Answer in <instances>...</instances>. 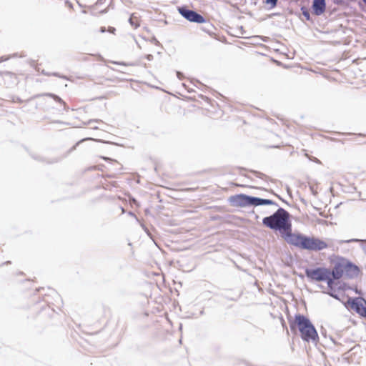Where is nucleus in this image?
<instances>
[{"label": "nucleus", "instance_id": "obj_1", "mask_svg": "<svg viewBox=\"0 0 366 366\" xmlns=\"http://www.w3.org/2000/svg\"><path fill=\"white\" fill-rule=\"evenodd\" d=\"M262 224L271 229L279 231L287 243L295 234L292 232L290 214L282 207L278 208L272 214L264 217Z\"/></svg>", "mask_w": 366, "mask_h": 366}, {"label": "nucleus", "instance_id": "obj_2", "mask_svg": "<svg viewBox=\"0 0 366 366\" xmlns=\"http://www.w3.org/2000/svg\"><path fill=\"white\" fill-rule=\"evenodd\" d=\"M290 327L292 331L296 328L300 332L302 340L305 342H317L319 340L317 332L309 318L301 314H296L295 320H290Z\"/></svg>", "mask_w": 366, "mask_h": 366}, {"label": "nucleus", "instance_id": "obj_3", "mask_svg": "<svg viewBox=\"0 0 366 366\" xmlns=\"http://www.w3.org/2000/svg\"><path fill=\"white\" fill-rule=\"evenodd\" d=\"M288 244L294 245L302 249L310 251H320L327 248V244L317 237H309L300 233L294 234L290 239Z\"/></svg>", "mask_w": 366, "mask_h": 366}, {"label": "nucleus", "instance_id": "obj_4", "mask_svg": "<svg viewBox=\"0 0 366 366\" xmlns=\"http://www.w3.org/2000/svg\"><path fill=\"white\" fill-rule=\"evenodd\" d=\"M330 274V269L325 267H317L315 269H305V275L311 281L324 282Z\"/></svg>", "mask_w": 366, "mask_h": 366}, {"label": "nucleus", "instance_id": "obj_5", "mask_svg": "<svg viewBox=\"0 0 366 366\" xmlns=\"http://www.w3.org/2000/svg\"><path fill=\"white\" fill-rule=\"evenodd\" d=\"M178 11L184 19L190 22L202 24L206 21L205 18L202 15L194 10L189 9L186 6H179Z\"/></svg>", "mask_w": 366, "mask_h": 366}, {"label": "nucleus", "instance_id": "obj_6", "mask_svg": "<svg viewBox=\"0 0 366 366\" xmlns=\"http://www.w3.org/2000/svg\"><path fill=\"white\" fill-rule=\"evenodd\" d=\"M347 307L354 310L362 317H366V300L360 297H350L346 304Z\"/></svg>", "mask_w": 366, "mask_h": 366}, {"label": "nucleus", "instance_id": "obj_7", "mask_svg": "<svg viewBox=\"0 0 366 366\" xmlns=\"http://www.w3.org/2000/svg\"><path fill=\"white\" fill-rule=\"evenodd\" d=\"M229 202L233 207H249V195L244 194H235L229 198Z\"/></svg>", "mask_w": 366, "mask_h": 366}, {"label": "nucleus", "instance_id": "obj_8", "mask_svg": "<svg viewBox=\"0 0 366 366\" xmlns=\"http://www.w3.org/2000/svg\"><path fill=\"white\" fill-rule=\"evenodd\" d=\"M345 259H342L340 261H338L335 264L332 269L330 270V273L335 279L339 280L345 274Z\"/></svg>", "mask_w": 366, "mask_h": 366}, {"label": "nucleus", "instance_id": "obj_9", "mask_svg": "<svg viewBox=\"0 0 366 366\" xmlns=\"http://www.w3.org/2000/svg\"><path fill=\"white\" fill-rule=\"evenodd\" d=\"M260 205H275L278 206V204L268 199H262L260 197H256L249 195V206H260Z\"/></svg>", "mask_w": 366, "mask_h": 366}, {"label": "nucleus", "instance_id": "obj_10", "mask_svg": "<svg viewBox=\"0 0 366 366\" xmlns=\"http://www.w3.org/2000/svg\"><path fill=\"white\" fill-rule=\"evenodd\" d=\"M345 274L350 277L353 278L358 275V273L360 272V269L357 266L352 264V262L345 259Z\"/></svg>", "mask_w": 366, "mask_h": 366}, {"label": "nucleus", "instance_id": "obj_11", "mask_svg": "<svg viewBox=\"0 0 366 366\" xmlns=\"http://www.w3.org/2000/svg\"><path fill=\"white\" fill-rule=\"evenodd\" d=\"M312 8L316 16L322 15L326 9L325 0H313Z\"/></svg>", "mask_w": 366, "mask_h": 366}, {"label": "nucleus", "instance_id": "obj_12", "mask_svg": "<svg viewBox=\"0 0 366 366\" xmlns=\"http://www.w3.org/2000/svg\"><path fill=\"white\" fill-rule=\"evenodd\" d=\"M41 96H48V97H50L53 98L56 102L61 104L64 106V109L65 111H67L69 109V108L66 106L65 102L61 97H59V96H57V95H56L54 94L46 93V94H41Z\"/></svg>", "mask_w": 366, "mask_h": 366}, {"label": "nucleus", "instance_id": "obj_13", "mask_svg": "<svg viewBox=\"0 0 366 366\" xmlns=\"http://www.w3.org/2000/svg\"><path fill=\"white\" fill-rule=\"evenodd\" d=\"M342 242L345 243H350V242H361V248L364 251L365 254H366V239H350L348 240L342 241Z\"/></svg>", "mask_w": 366, "mask_h": 366}, {"label": "nucleus", "instance_id": "obj_14", "mask_svg": "<svg viewBox=\"0 0 366 366\" xmlns=\"http://www.w3.org/2000/svg\"><path fill=\"white\" fill-rule=\"evenodd\" d=\"M41 74L45 75V76H57V77H59V78H61V79H68V78L66 76L61 75L60 74L56 73V72L49 73V72L46 71L45 70H42L41 71Z\"/></svg>", "mask_w": 366, "mask_h": 366}, {"label": "nucleus", "instance_id": "obj_15", "mask_svg": "<svg viewBox=\"0 0 366 366\" xmlns=\"http://www.w3.org/2000/svg\"><path fill=\"white\" fill-rule=\"evenodd\" d=\"M335 280H337V279H335L331 274H328L327 280H325L324 282H327L328 287H332Z\"/></svg>", "mask_w": 366, "mask_h": 366}, {"label": "nucleus", "instance_id": "obj_16", "mask_svg": "<svg viewBox=\"0 0 366 366\" xmlns=\"http://www.w3.org/2000/svg\"><path fill=\"white\" fill-rule=\"evenodd\" d=\"M301 11H302V15L305 17V19L307 21H310L311 16H310V11H308V9L307 8L302 6L301 8Z\"/></svg>", "mask_w": 366, "mask_h": 366}, {"label": "nucleus", "instance_id": "obj_17", "mask_svg": "<svg viewBox=\"0 0 366 366\" xmlns=\"http://www.w3.org/2000/svg\"><path fill=\"white\" fill-rule=\"evenodd\" d=\"M277 1L278 0H265L264 3L270 5V9H273L277 6Z\"/></svg>", "mask_w": 366, "mask_h": 366}, {"label": "nucleus", "instance_id": "obj_18", "mask_svg": "<svg viewBox=\"0 0 366 366\" xmlns=\"http://www.w3.org/2000/svg\"><path fill=\"white\" fill-rule=\"evenodd\" d=\"M306 156H307V157L310 160H312V161H313V162H316V163H320V161L318 159H317L316 157H309V156H308V154H306Z\"/></svg>", "mask_w": 366, "mask_h": 366}, {"label": "nucleus", "instance_id": "obj_19", "mask_svg": "<svg viewBox=\"0 0 366 366\" xmlns=\"http://www.w3.org/2000/svg\"><path fill=\"white\" fill-rule=\"evenodd\" d=\"M177 76L179 79H182L184 77L183 74L180 71H177Z\"/></svg>", "mask_w": 366, "mask_h": 366}, {"label": "nucleus", "instance_id": "obj_20", "mask_svg": "<svg viewBox=\"0 0 366 366\" xmlns=\"http://www.w3.org/2000/svg\"><path fill=\"white\" fill-rule=\"evenodd\" d=\"M146 58L147 60L152 61L153 59V56L152 54H147Z\"/></svg>", "mask_w": 366, "mask_h": 366}, {"label": "nucleus", "instance_id": "obj_21", "mask_svg": "<svg viewBox=\"0 0 366 366\" xmlns=\"http://www.w3.org/2000/svg\"><path fill=\"white\" fill-rule=\"evenodd\" d=\"M310 190L312 192V193L315 196L317 195V192L316 190L314 189V188L312 187H310Z\"/></svg>", "mask_w": 366, "mask_h": 366}, {"label": "nucleus", "instance_id": "obj_22", "mask_svg": "<svg viewBox=\"0 0 366 366\" xmlns=\"http://www.w3.org/2000/svg\"><path fill=\"white\" fill-rule=\"evenodd\" d=\"M330 295L334 297L335 299L339 300L337 295H335L334 293H330Z\"/></svg>", "mask_w": 366, "mask_h": 366}, {"label": "nucleus", "instance_id": "obj_23", "mask_svg": "<svg viewBox=\"0 0 366 366\" xmlns=\"http://www.w3.org/2000/svg\"><path fill=\"white\" fill-rule=\"evenodd\" d=\"M115 30H116V29H115V28H114V27H110V28L109 29V31L110 32H112V33H114V32L115 31Z\"/></svg>", "mask_w": 366, "mask_h": 366}, {"label": "nucleus", "instance_id": "obj_24", "mask_svg": "<svg viewBox=\"0 0 366 366\" xmlns=\"http://www.w3.org/2000/svg\"><path fill=\"white\" fill-rule=\"evenodd\" d=\"M8 58H4L3 56L0 58V63L2 62V61H4L6 60H7Z\"/></svg>", "mask_w": 366, "mask_h": 366}, {"label": "nucleus", "instance_id": "obj_25", "mask_svg": "<svg viewBox=\"0 0 366 366\" xmlns=\"http://www.w3.org/2000/svg\"><path fill=\"white\" fill-rule=\"evenodd\" d=\"M99 122V120H97V119H95V120H90V121L89 122V124H92V122Z\"/></svg>", "mask_w": 366, "mask_h": 366}, {"label": "nucleus", "instance_id": "obj_26", "mask_svg": "<svg viewBox=\"0 0 366 366\" xmlns=\"http://www.w3.org/2000/svg\"><path fill=\"white\" fill-rule=\"evenodd\" d=\"M100 31H101V32H102V33H103V32H105V31H106L105 27H102Z\"/></svg>", "mask_w": 366, "mask_h": 366}, {"label": "nucleus", "instance_id": "obj_27", "mask_svg": "<svg viewBox=\"0 0 366 366\" xmlns=\"http://www.w3.org/2000/svg\"><path fill=\"white\" fill-rule=\"evenodd\" d=\"M147 232V233L148 234L149 236H150V233L147 231V230H145Z\"/></svg>", "mask_w": 366, "mask_h": 366}, {"label": "nucleus", "instance_id": "obj_28", "mask_svg": "<svg viewBox=\"0 0 366 366\" xmlns=\"http://www.w3.org/2000/svg\"><path fill=\"white\" fill-rule=\"evenodd\" d=\"M113 63H114V64H120V63H118V62H117V61H114Z\"/></svg>", "mask_w": 366, "mask_h": 366}, {"label": "nucleus", "instance_id": "obj_29", "mask_svg": "<svg viewBox=\"0 0 366 366\" xmlns=\"http://www.w3.org/2000/svg\"><path fill=\"white\" fill-rule=\"evenodd\" d=\"M182 325L180 324L179 329L182 330Z\"/></svg>", "mask_w": 366, "mask_h": 366}, {"label": "nucleus", "instance_id": "obj_30", "mask_svg": "<svg viewBox=\"0 0 366 366\" xmlns=\"http://www.w3.org/2000/svg\"><path fill=\"white\" fill-rule=\"evenodd\" d=\"M362 1L366 4V0H362Z\"/></svg>", "mask_w": 366, "mask_h": 366}]
</instances>
